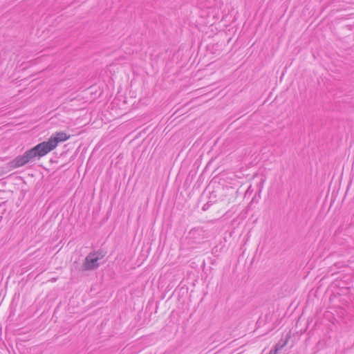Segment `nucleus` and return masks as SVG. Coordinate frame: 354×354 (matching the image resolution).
<instances>
[{"label":"nucleus","instance_id":"2","mask_svg":"<svg viewBox=\"0 0 354 354\" xmlns=\"http://www.w3.org/2000/svg\"><path fill=\"white\" fill-rule=\"evenodd\" d=\"M66 133L59 131L53 133L47 141L42 142L39 144L41 151L46 156L50 151L55 149L58 144L62 142H64L69 138Z\"/></svg>","mask_w":354,"mask_h":354},{"label":"nucleus","instance_id":"6","mask_svg":"<svg viewBox=\"0 0 354 354\" xmlns=\"http://www.w3.org/2000/svg\"><path fill=\"white\" fill-rule=\"evenodd\" d=\"M272 352H273V351H272H272H270V354H272Z\"/></svg>","mask_w":354,"mask_h":354},{"label":"nucleus","instance_id":"3","mask_svg":"<svg viewBox=\"0 0 354 354\" xmlns=\"http://www.w3.org/2000/svg\"><path fill=\"white\" fill-rule=\"evenodd\" d=\"M102 257L98 253H90L86 256L83 263V268L86 270H94L99 266L98 261Z\"/></svg>","mask_w":354,"mask_h":354},{"label":"nucleus","instance_id":"5","mask_svg":"<svg viewBox=\"0 0 354 354\" xmlns=\"http://www.w3.org/2000/svg\"><path fill=\"white\" fill-rule=\"evenodd\" d=\"M286 344V341L282 342H279L278 344H277L274 348V354H277V353L282 349Z\"/></svg>","mask_w":354,"mask_h":354},{"label":"nucleus","instance_id":"4","mask_svg":"<svg viewBox=\"0 0 354 354\" xmlns=\"http://www.w3.org/2000/svg\"><path fill=\"white\" fill-rule=\"evenodd\" d=\"M188 236L189 239L193 240L194 242L199 243L201 241L207 237V233L203 228H193L189 231Z\"/></svg>","mask_w":354,"mask_h":354},{"label":"nucleus","instance_id":"1","mask_svg":"<svg viewBox=\"0 0 354 354\" xmlns=\"http://www.w3.org/2000/svg\"><path fill=\"white\" fill-rule=\"evenodd\" d=\"M44 156V153L41 151V149L38 144L33 148L26 151L22 156L16 157L10 162V165L14 168L20 167L25 165L35 157H43Z\"/></svg>","mask_w":354,"mask_h":354}]
</instances>
